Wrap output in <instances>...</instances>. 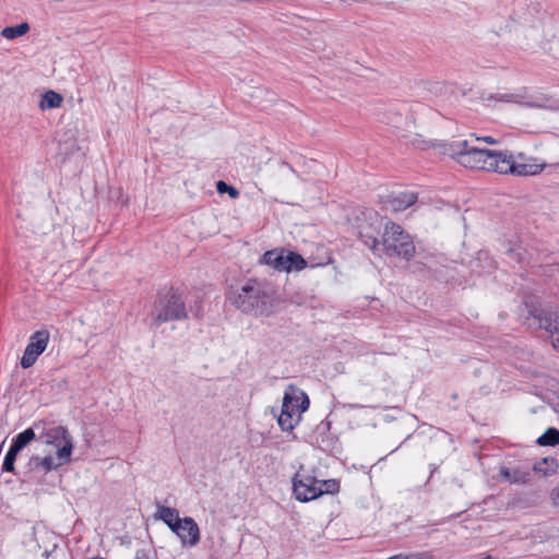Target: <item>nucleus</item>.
Masks as SVG:
<instances>
[{"mask_svg": "<svg viewBox=\"0 0 559 559\" xmlns=\"http://www.w3.org/2000/svg\"><path fill=\"white\" fill-rule=\"evenodd\" d=\"M364 242L373 252L382 250L389 257H399L409 260L415 253V246L409 234H407L400 225L393 222H386L382 240L379 241L373 236L361 234Z\"/></svg>", "mask_w": 559, "mask_h": 559, "instance_id": "f257e3e1", "label": "nucleus"}, {"mask_svg": "<svg viewBox=\"0 0 559 559\" xmlns=\"http://www.w3.org/2000/svg\"><path fill=\"white\" fill-rule=\"evenodd\" d=\"M154 519L164 522L168 528L175 530L178 522L182 520L179 515V511L171 507H165L160 503H156V512Z\"/></svg>", "mask_w": 559, "mask_h": 559, "instance_id": "2eb2a0df", "label": "nucleus"}, {"mask_svg": "<svg viewBox=\"0 0 559 559\" xmlns=\"http://www.w3.org/2000/svg\"><path fill=\"white\" fill-rule=\"evenodd\" d=\"M62 96L55 91H47L43 94L39 107L41 109L58 108L62 104Z\"/></svg>", "mask_w": 559, "mask_h": 559, "instance_id": "a211bd4d", "label": "nucleus"}, {"mask_svg": "<svg viewBox=\"0 0 559 559\" xmlns=\"http://www.w3.org/2000/svg\"><path fill=\"white\" fill-rule=\"evenodd\" d=\"M50 340L47 330H39L33 333L21 358V366L24 369L31 368L37 358L45 352Z\"/></svg>", "mask_w": 559, "mask_h": 559, "instance_id": "6e6552de", "label": "nucleus"}, {"mask_svg": "<svg viewBox=\"0 0 559 559\" xmlns=\"http://www.w3.org/2000/svg\"><path fill=\"white\" fill-rule=\"evenodd\" d=\"M501 478L508 484L525 485L532 478V472L524 467L502 466L499 471Z\"/></svg>", "mask_w": 559, "mask_h": 559, "instance_id": "f8f14e48", "label": "nucleus"}, {"mask_svg": "<svg viewBox=\"0 0 559 559\" xmlns=\"http://www.w3.org/2000/svg\"><path fill=\"white\" fill-rule=\"evenodd\" d=\"M319 480L309 475L297 473L293 478V489L297 500L307 502L322 496L318 487Z\"/></svg>", "mask_w": 559, "mask_h": 559, "instance_id": "9d476101", "label": "nucleus"}, {"mask_svg": "<svg viewBox=\"0 0 559 559\" xmlns=\"http://www.w3.org/2000/svg\"><path fill=\"white\" fill-rule=\"evenodd\" d=\"M216 189L219 193H225L227 192L231 198H237L239 195V192L236 188L231 187V186H228L226 182L224 181H218L217 185H216Z\"/></svg>", "mask_w": 559, "mask_h": 559, "instance_id": "393cba45", "label": "nucleus"}, {"mask_svg": "<svg viewBox=\"0 0 559 559\" xmlns=\"http://www.w3.org/2000/svg\"><path fill=\"white\" fill-rule=\"evenodd\" d=\"M416 201L417 193L404 191L388 200L386 206L392 212H402L415 204Z\"/></svg>", "mask_w": 559, "mask_h": 559, "instance_id": "ddd939ff", "label": "nucleus"}, {"mask_svg": "<svg viewBox=\"0 0 559 559\" xmlns=\"http://www.w3.org/2000/svg\"><path fill=\"white\" fill-rule=\"evenodd\" d=\"M545 165L532 163H519L508 151H502L498 167L499 174H511L516 176H534L544 169Z\"/></svg>", "mask_w": 559, "mask_h": 559, "instance_id": "0eeeda50", "label": "nucleus"}, {"mask_svg": "<svg viewBox=\"0 0 559 559\" xmlns=\"http://www.w3.org/2000/svg\"><path fill=\"white\" fill-rule=\"evenodd\" d=\"M20 452L10 445L9 451L7 452L3 464H2V471L3 472H14V463L16 460V456Z\"/></svg>", "mask_w": 559, "mask_h": 559, "instance_id": "4be33fe9", "label": "nucleus"}, {"mask_svg": "<svg viewBox=\"0 0 559 559\" xmlns=\"http://www.w3.org/2000/svg\"><path fill=\"white\" fill-rule=\"evenodd\" d=\"M187 316L181 295L175 290H169L156 300L152 310V324L159 325L168 321L183 320Z\"/></svg>", "mask_w": 559, "mask_h": 559, "instance_id": "39448f33", "label": "nucleus"}, {"mask_svg": "<svg viewBox=\"0 0 559 559\" xmlns=\"http://www.w3.org/2000/svg\"><path fill=\"white\" fill-rule=\"evenodd\" d=\"M550 499L555 507H559V485L552 488Z\"/></svg>", "mask_w": 559, "mask_h": 559, "instance_id": "cd10ccee", "label": "nucleus"}, {"mask_svg": "<svg viewBox=\"0 0 559 559\" xmlns=\"http://www.w3.org/2000/svg\"><path fill=\"white\" fill-rule=\"evenodd\" d=\"M319 490L324 493H336L340 490V484L335 479L319 480Z\"/></svg>", "mask_w": 559, "mask_h": 559, "instance_id": "5701e85b", "label": "nucleus"}, {"mask_svg": "<svg viewBox=\"0 0 559 559\" xmlns=\"http://www.w3.org/2000/svg\"><path fill=\"white\" fill-rule=\"evenodd\" d=\"M29 31V24L23 22L15 26H7L1 31V35L9 40L24 36Z\"/></svg>", "mask_w": 559, "mask_h": 559, "instance_id": "6ab92c4d", "label": "nucleus"}, {"mask_svg": "<svg viewBox=\"0 0 559 559\" xmlns=\"http://www.w3.org/2000/svg\"><path fill=\"white\" fill-rule=\"evenodd\" d=\"M501 152L480 148L471 140L454 141L449 146L450 156L463 167L495 173H498Z\"/></svg>", "mask_w": 559, "mask_h": 559, "instance_id": "f03ea898", "label": "nucleus"}, {"mask_svg": "<svg viewBox=\"0 0 559 559\" xmlns=\"http://www.w3.org/2000/svg\"><path fill=\"white\" fill-rule=\"evenodd\" d=\"M70 461L69 449L62 448L60 451H56L55 455H46L44 457L33 455L29 460V466L32 469H43L47 473L68 464Z\"/></svg>", "mask_w": 559, "mask_h": 559, "instance_id": "9b49d317", "label": "nucleus"}, {"mask_svg": "<svg viewBox=\"0 0 559 559\" xmlns=\"http://www.w3.org/2000/svg\"><path fill=\"white\" fill-rule=\"evenodd\" d=\"M475 141H484L485 143L490 144V145H495V144L499 143V141L492 136H483V138L475 136Z\"/></svg>", "mask_w": 559, "mask_h": 559, "instance_id": "c85d7f7f", "label": "nucleus"}, {"mask_svg": "<svg viewBox=\"0 0 559 559\" xmlns=\"http://www.w3.org/2000/svg\"><path fill=\"white\" fill-rule=\"evenodd\" d=\"M287 253H288V251H286L284 249L270 250V251H266L262 255L261 262L266 265H270L271 267H273L274 270H276L278 272H286Z\"/></svg>", "mask_w": 559, "mask_h": 559, "instance_id": "4468645a", "label": "nucleus"}, {"mask_svg": "<svg viewBox=\"0 0 559 559\" xmlns=\"http://www.w3.org/2000/svg\"><path fill=\"white\" fill-rule=\"evenodd\" d=\"M537 320L539 328L550 333L554 348L559 350V313L538 317Z\"/></svg>", "mask_w": 559, "mask_h": 559, "instance_id": "dca6fc26", "label": "nucleus"}, {"mask_svg": "<svg viewBox=\"0 0 559 559\" xmlns=\"http://www.w3.org/2000/svg\"><path fill=\"white\" fill-rule=\"evenodd\" d=\"M388 559H426V557L423 555H419V554H409V555L399 554V555L392 556Z\"/></svg>", "mask_w": 559, "mask_h": 559, "instance_id": "bb28decb", "label": "nucleus"}, {"mask_svg": "<svg viewBox=\"0 0 559 559\" xmlns=\"http://www.w3.org/2000/svg\"><path fill=\"white\" fill-rule=\"evenodd\" d=\"M171 532L179 538L182 548H194L201 540L199 525L191 516H185Z\"/></svg>", "mask_w": 559, "mask_h": 559, "instance_id": "1a4fd4ad", "label": "nucleus"}, {"mask_svg": "<svg viewBox=\"0 0 559 559\" xmlns=\"http://www.w3.org/2000/svg\"><path fill=\"white\" fill-rule=\"evenodd\" d=\"M245 313L267 316L274 307L273 295L257 280H249L233 300Z\"/></svg>", "mask_w": 559, "mask_h": 559, "instance_id": "7ed1b4c3", "label": "nucleus"}, {"mask_svg": "<svg viewBox=\"0 0 559 559\" xmlns=\"http://www.w3.org/2000/svg\"><path fill=\"white\" fill-rule=\"evenodd\" d=\"M134 559H154V558H151L144 550H139V551H136Z\"/></svg>", "mask_w": 559, "mask_h": 559, "instance_id": "c756f323", "label": "nucleus"}, {"mask_svg": "<svg viewBox=\"0 0 559 559\" xmlns=\"http://www.w3.org/2000/svg\"><path fill=\"white\" fill-rule=\"evenodd\" d=\"M35 429L38 430V440L47 445L60 451L62 448L69 449V457L74 449L73 438L68 429L61 425H51L45 420H36Z\"/></svg>", "mask_w": 559, "mask_h": 559, "instance_id": "423d86ee", "label": "nucleus"}, {"mask_svg": "<svg viewBox=\"0 0 559 559\" xmlns=\"http://www.w3.org/2000/svg\"><path fill=\"white\" fill-rule=\"evenodd\" d=\"M497 99L506 103H515L521 105L533 106L532 103L525 102L524 97L520 94H500L498 95Z\"/></svg>", "mask_w": 559, "mask_h": 559, "instance_id": "b1692460", "label": "nucleus"}, {"mask_svg": "<svg viewBox=\"0 0 559 559\" xmlns=\"http://www.w3.org/2000/svg\"><path fill=\"white\" fill-rule=\"evenodd\" d=\"M308 395L294 384H289L283 396L282 411L277 424L283 431H292L301 420L302 414L309 408Z\"/></svg>", "mask_w": 559, "mask_h": 559, "instance_id": "20e7f679", "label": "nucleus"}, {"mask_svg": "<svg viewBox=\"0 0 559 559\" xmlns=\"http://www.w3.org/2000/svg\"><path fill=\"white\" fill-rule=\"evenodd\" d=\"M523 248L520 245H514L507 250V254L516 262L522 261Z\"/></svg>", "mask_w": 559, "mask_h": 559, "instance_id": "a878e982", "label": "nucleus"}, {"mask_svg": "<svg viewBox=\"0 0 559 559\" xmlns=\"http://www.w3.org/2000/svg\"><path fill=\"white\" fill-rule=\"evenodd\" d=\"M537 443L540 445H557L559 444V430L556 428H548L538 439Z\"/></svg>", "mask_w": 559, "mask_h": 559, "instance_id": "412c9836", "label": "nucleus"}, {"mask_svg": "<svg viewBox=\"0 0 559 559\" xmlns=\"http://www.w3.org/2000/svg\"><path fill=\"white\" fill-rule=\"evenodd\" d=\"M286 262V272L301 271L307 266L306 260L300 254L292 251H288Z\"/></svg>", "mask_w": 559, "mask_h": 559, "instance_id": "aec40b11", "label": "nucleus"}, {"mask_svg": "<svg viewBox=\"0 0 559 559\" xmlns=\"http://www.w3.org/2000/svg\"><path fill=\"white\" fill-rule=\"evenodd\" d=\"M33 440H38V430L35 429V421L29 428L20 432L12 439L11 447L21 452Z\"/></svg>", "mask_w": 559, "mask_h": 559, "instance_id": "f3484780", "label": "nucleus"}]
</instances>
